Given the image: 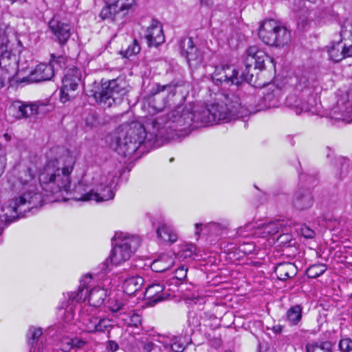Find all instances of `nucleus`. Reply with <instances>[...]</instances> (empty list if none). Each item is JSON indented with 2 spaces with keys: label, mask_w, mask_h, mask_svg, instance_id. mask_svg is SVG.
Returning <instances> with one entry per match:
<instances>
[{
  "label": "nucleus",
  "mask_w": 352,
  "mask_h": 352,
  "mask_svg": "<svg viewBox=\"0 0 352 352\" xmlns=\"http://www.w3.org/2000/svg\"><path fill=\"white\" fill-rule=\"evenodd\" d=\"M75 164L76 157L68 151L46 162L38 175L40 186L46 195L72 193L71 174Z\"/></svg>",
  "instance_id": "nucleus-1"
},
{
  "label": "nucleus",
  "mask_w": 352,
  "mask_h": 352,
  "mask_svg": "<svg viewBox=\"0 0 352 352\" xmlns=\"http://www.w3.org/2000/svg\"><path fill=\"white\" fill-rule=\"evenodd\" d=\"M14 188L19 195L3 208L7 221L23 217L22 208L24 206L28 205V210H30L41 206L43 204L42 195L37 188L36 177L32 168L24 166L19 171Z\"/></svg>",
  "instance_id": "nucleus-2"
},
{
  "label": "nucleus",
  "mask_w": 352,
  "mask_h": 352,
  "mask_svg": "<svg viewBox=\"0 0 352 352\" xmlns=\"http://www.w3.org/2000/svg\"><path fill=\"white\" fill-rule=\"evenodd\" d=\"M146 136L145 129L140 123H124L118 128L110 146L120 155H132L144 142Z\"/></svg>",
  "instance_id": "nucleus-3"
},
{
  "label": "nucleus",
  "mask_w": 352,
  "mask_h": 352,
  "mask_svg": "<svg viewBox=\"0 0 352 352\" xmlns=\"http://www.w3.org/2000/svg\"><path fill=\"white\" fill-rule=\"evenodd\" d=\"M128 87L125 78L119 76L116 79L102 82L100 87L94 91L93 96L97 102L110 107L126 94Z\"/></svg>",
  "instance_id": "nucleus-4"
},
{
  "label": "nucleus",
  "mask_w": 352,
  "mask_h": 352,
  "mask_svg": "<svg viewBox=\"0 0 352 352\" xmlns=\"http://www.w3.org/2000/svg\"><path fill=\"white\" fill-rule=\"evenodd\" d=\"M258 34L264 43L276 47H283L288 45L292 38L289 30L273 19L264 21Z\"/></svg>",
  "instance_id": "nucleus-5"
},
{
  "label": "nucleus",
  "mask_w": 352,
  "mask_h": 352,
  "mask_svg": "<svg viewBox=\"0 0 352 352\" xmlns=\"http://www.w3.org/2000/svg\"><path fill=\"white\" fill-rule=\"evenodd\" d=\"M241 104L238 97L223 95L217 101L210 104V111L214 117V122H229L239 117Z\"/></svg>",
  "instance_id": "nucleus-6"
},
{
  "label": "nucleus",
  "mask_w": 352,
  "mask_h": 352,
  "mask_svg": "<svg viewBox=\"0 0 352 352\" xmlns=\"http://www.w3.org/2000/svg\"><path fill=\"white\" fill-rule=\"evenodd\" d=\"M78 320L80 328L87 333L109 332L112 327L109 318L98 316L97 309L89 305L81 308Z\"/></svg>",
  "instance_id": "nucleus-7"
},
{
  "label": "nucleus",
  "mask_w": 352,
  "mask_h": 352,
  "mask_svg": "<svg viewBox=\"0 0 352 352\" xmlns=\"http://www.w3.org/2000/svg\"><path fill=\"white\" fill-rule=\"evenodd\" d=\"M116 237L120 241L111 250L107 262L109 261L114 265H120L130 258L131 254L140 245L141 241L138 236L129 234L123 236L122 233H116Z\"/></svg>",
  "instance_id": "nucleus-8"
},
{
  "label": "nucleus",
  "mask_w": 352,
  "mask_h": 352,
  "mask_svg": "<svg viewBox=\"0 0 352 352\" xmlns=\"http://www.w3.org/2000/svg\"><path fill=\"white\" fill-rule=\"evenodd\" d=\"M115 174L112 173H103L99 177H94L96 192H89L83 194V197H78L82 200H94L96 202L109 201L113 199L115 193L112 190L114 184Z\"/></svg>",
  "instance_id": "nucleus-9"
},
{
  "label": "nucleus",
  "mask_w": 352,
  "mask_h": 352,
  "mask_svg": "<svg viewBox=\"0 0 352 352\" xmlns=\"http://www.w3.org/2000/svg\"><path fill=\"white\" fill-rule=\"evenodd\" d=\"M82 80L81 71L74 65H68L64 69L62 78V87L60 91V100L65 103L73 99Z\"/></svg>",
  "instance_id": "nucleus-10"
},
{
  "label": "nucleus",
  "mask_w": 352,
  "mask_h": 352,
  "mask_svg": "<svg viewBox=\"0 0 352 352\" xmlns=\"http://www.w3.org/2000/svg\"><path fill=\"white\" fill-rule=\"evenodd\" d=\"M210 111V104L201 109H196L191 112L189 109H184L178 118L173 122H177L180 126H194L199 127L215 124L214 117Z\"/></svg>",
  "instance_id": "nucleus-11"
},
{
  "label": "nucleus",
  "mask_w": 352,
  "mask_h": 352,
  "mask_svg": "<svg viewBox=\"0 0 352 352\" xmlns=\"http://www.w3.org/2000/svg\"><path fill=\"white\" fill-rule=\"evenodd\" d=\"M135 6V0H109V3L102 9L100 16L103 20L119 23Z\"/></svg>",
  "instance_id": "nucleus-12"
},
{
  "label": "nucleus",
  "mask_w": 352,
  "mask_h": 352,
  "mask_svg": "<svg viewBox=\"0 0 352 352\" xmlns=\"http://www.w3.org/2000/svg\"><path fill=\"white\" fill-rule=\"evenodd\" d=\"M179 46L182 55L185 56L190 67L197 68L203 63V54L194 45L192 38H182Z\"/></svg>",
  "instance_id": "nucleus-13"
},
{
  "label": "nucleus",
  "mask_w": 352,
  "mask_h": 352,
  "mask_svg": "<svg viewBox=\"0 0 352 352\" xmlns=\"http://www.w3.org/2000/svg\"><path fill=\"white\" fill-rule=\"evenodd\" d=\"M49 28L58 43L65 44L71 36V26L58 16H54L49 22Z\"/></svg>",
  "instance_id": "nucleus-14"
},
{
  "label": "nucleus",
  "mask_w": 352,
  "mask_h": 352,
  "mask_svg": "<svg viewBox=\"0 0 352 352\" xmlns=\"http://www.w3.org/2000/svg\"><path fill=\"white\" fill-rule=\"evenodd\" d=\"M239 72L232 66L225 65L221 68L216 69L212 78L217 82L226 83L227 85H239L241 84Z\"/></svg>",
  "instance_id": "nucleus-15"
},
{
  "label": "nucleus",
  "mask_w": 352,
  "mask_h": 352,
  "mask_svg": "<svg viewBox=\"0 0 352 352\" xmlns=\"http://www.w3.org/2000/svg\"><path fill=\"white\" fill-rule=\"evenodd\" d=\"M331 118L346 123L352 122V101L340 99L330 112Z\"/></svg>",
  "instance_id": "nucleus-16"
},
{
  "label": "nucleus",
  "mask_w": 352,
  "mask_h": 352,
  "mask_svg": "<svg viewBox=\"0 0 352 352\" xmlns=\"http://www.w3.org/2000/svg\"><path fill=\"white\" fill-rule=\"evenodd\" d=\"M9 111L12 116L21 119L38 113V105L36 103H25L18 100L12 103Z\"/></svg>",
  "instance_id": "nucleus-17"
},
{
  "label": "nucleus",
  "mask_w": 352,
  "mask_h": 352,
  "mask_svg": "<svg viewBox=\"0 0 352 352\" xmlns=\"http://www.w3.org/2000/svg\"><path fill=\"white\" fill-rule=\"evenodd\" d=\"M263 102L266 108L279 106L283 96L281 88L274 84H268L263 90Z\"/></svg>",
  "instance_id": "nucleus-18"
},
{
  "label": "nucleus",
  "mask_w": 352,
  "mask_h": 352,
  "mask_svg": "<svg viewBox=\"0 0 352 352\" xmlns=\"http://www.w3.org/2000/svg\"><path fill=\"white\" fill-rule=\"evenodd\" d=\"M144 37L149 46H157L164 41L162 26L157 21L153 20L147 28Z\"/></svg>",
  "instance_id": "nucleus-19"
},
{
  "label": "nucleus",
  "mask_w": 352,
  "mask_h": 352,
  "mask_svg": "<svg viewBox=\"0 0 352 352\" xmlns=\"http://www.w3.org/2000/svg\"><path fill=\"white\" fill-rule=\"evenodd\" d=\"M54 68L46 64H39L28 76V81L38 82L50 80L54 76Z\"/></svg>",
  "instance_id": "nucleus-20"
},
{
  "label": "nucleus",
  "mask_w": 352,
  "mask_h": 352,
  "mask_svg": "<svg viewBox=\"0 0 352 352\" xmlns=\"http://www.w3.org/2000/svg\"><path fill=\"white\" fill-rule=\"evenodd\" d=\"M164 286L160 283H153L148 285L144 292V296L151 305L164 300L166 295L164 292Z\"/></svg>",
  "instance_id": "nucleus-21"
},
{
  "label": "nucleus",
  "mask_w": 352,
  "mask_h": 352,
  "mask_svg": "<svg viewBox=\"0 0 352 352\" xmlns=\"http://www.w3.org/2000/svg\"><path fill=\"white\" fill-rule=\"evenodd\" d=\"M294 206L300 210L309 208L313 204V197L308 190H298L293 199Z\"/></svg>",
  "instance_id": "nucleus-22"
},
{
  "label": "nucleus",
  "mask_w": 352,
  "mask_h": 352,
  "mask_svg": "<svg viewBox=\"0 0 352 352\" xmlns=\"http://www.w3.org/2000/svg\"><path fill=\"white\" fill-rule=\"evenodd\" d=\"M274 272L279 280H286L296 275L297 267L292 263H283L276 266Z\"/></svg>",
  "instance_id": "nucleus-23"
},
{
  "label": "nucleus",
  "mask_w": 352,
  "mask_h": 352,
  "mask_svg": "<svg viewBox=\"0 0 352 352\" xmlns=\"http://www.w3.org/2000/svg\"><path fill=\"white\" fill-rule=\"evenodd\" d=\"M173 263L172 256L162 254L151 263V268L155 272H163L169 270L173 265Z\"/></svg>",
  "instance_id": "nucleus-24"
},
{
  "label": "nucleus",
  "mask_w": 352,
  "mask_h": 352,
  "mask_svg": "<svg viewBox=\"0 0 352 352\" xmlns=\"http://www.w3.org/2000/svg\"><path fill=\"white\" fill-rule=\"evenodd\" d=\"M106 296V291L104 289L94 287L89 292V304L85 305H89L96 309L103 304Z\"/></svg>",
  "instance_id": "nucleus-25"
},
{
  "label": "nucleus",
  "mask_w": 352,
  "mask_h": 352,
  "mask_svg": "<svg viewBox=\"0 0 352 352\" xmlns=\"http://www.w3.org/2000/svg\"><path fill=\"white\" fill-rule=\"evenodd\" d=\"M144 284V279L141 276H132L123 283L124 292L128 295H132L139 291Z\"/></svg>",
  "instance_id": "nucleus-26"
},
{
  "label": "nucleus",
  "mask_w": 352,
  "mask_h": 352,
  "mask_svg": "<svg viewBox=\"0 0 352 352\" xmlns=\"http://www.w3.org/2000/svg\"><path fill=\"white\" fill-rule=\"evenodd\" d=\"M302 307L300 305L291 307L286 312L285 318L289 325L296 326L302 320Z\"/></svg>",
  "instance_id": "nucleus-27"
},
{
  "label": "nucleus",
  "mask_w": 352,
  "mask_h": 352,
  "mask_svg": "<svg viewBox=\"0 0 352 352\" xmlns=\"http://www.w3.org/2000/svg\"><path fill=\"white\" fill-rule=\"evenodd\" d=\"M157 236L165 242L173 243L177 240V235L173 229L166 224H162L157 230Z\"/></svg>",
  "instance_id": "nucleus-28"
},
{
  "label": "nucleus",
  "mask_w": 352,
  "mask_h": 352,
  "mask_svg": "<svg viewBox=\"0 0 352 352\" xmlns=\"http://www.w3.org/2000/svg\"><path fill=\"white\" fill-rule=\"evenodd\" d=\"M118 317L128 327H134L138 328L142 324V317L140 315L131 311L128 314L125 312L120 313Z\"/></svg>",
  "instance_id": "nucleus-29"
},
{
  "label": "nucleus",
  "mask_w": 352,
  "mask_h": 352,
  "mask_svg": "<svg viewBox=\"0 0 352 352\" xmlns=\"http://www.w3.org/2000/svg\"><path fill=\"white\" fill-rule=\"evenodd\" d=\"M285 104L287 107L292 109L297 115L300 114L304 111L309 110L307 107L303 104L295 94H290L287 96Z\"/></svg>",
  "instance_id": "nucleus-30"
},
{
  "label": "nucleus",
  "mask_w": 352,
  "mask_h": 352,
  "mask_svg": "<svg viewBox=\"0 0 352 352\" xmlns=\"http://www.w3.org/2000/svg\"><path fill=\"white\" fill-rule=\"evenodd\" d=\"M342 40L341 38L339 41L332 43L328 47L327 51L329 58L334 62H339L344 59L343 45H341Z\"/></svg>",
  "instance_id": "nucleus-31"
},
{
  "label": "nucleus",
  "mask_w": 352,
  "mask_h": 352,
  "mask_svg": "<svg viewBox=\"0 0 352 352\" xmlns=\"http://www.w3.org/2000/svg\"><path fill=\"white\" fill-rule=\"evenodd\" d=\"M264 51L259 49L257 46H250L247 50V57L245 59V64H247V68L252 67L254 65L257 59H259L260 53H263Z\"/></svg>",
  "instance_id": "nucleus-32"
},
{
  "label": "nucleus",
  "mask_w": 352,
  "mask_h": 352,
  "mask_svg": "<svg viewBox=\"0 0 352 352\" xmlns=\"http://www.w3.org/2000/svg\"><path fill=\"white\" fill-rule=\"evenodd\" d=\"M182 86V82L172 81L167 85L157 84L155 89H153V94H157L162 91H167L169 95L175 96L176 94V89L178 87Z\"/></svg>",
  "instance_id": "nucleus-33"
},
{
  "label": "nucleus",
  "mask_w": 352,
  "mask_h": 352,
  "mask_svg": "<svg viewBox=\"0 0 352 352\" xmlns=\"http://www.w3.org/2000/svg\"><path fill=\"white\" fill-rule=\"evenodd\" d=\"M284 228L285 225L280 221H272L263 226L264 233L269 235H274L280 232H283Z\"/></svg>",
  "instance_id": "nucleus-34"
},
{
  "label": "nucleus",
  "mask_w": 352,
  "mask_h": 352,
  "mask_svg": "<svg viewBox=\"0 0 352 352\" xmlns=\"http://www.w3.org/2000/svg\"><path fill=\"white\" fill-rule=\"evenodd\" d=\"M332 344L324 341L307 345V352H331Z\"/></svg>",
  "instance_id": "nucleus-35"
},
{
  "label": "nucleus",
  "mask_w": 352,
  "mask_h": 352,
  "mask_svg": "<svg viewBox=\"0 0 352 352\" xmlns=\"http://www.w3.org/2000/svg\"><path fill=\"white\" fill-rule=\"evenodd\" d=\"M43 331L41 328L31 327L28 331V343L31 346L30 352H40L39 349L36 351V349H33L34 344L38 342V338L42 335Z\"/></svg>",
  "instance_id": "nucleus-36"
},
{
  "label": "nucleus",
  "mask_w": 352,
  "mask_h": 352,
  "mask_svg": "<svg viewBox=\"0 0 352 352\" xmlns=\"http://www.w3.org/2000/svg\"><path fill=\"white\" fill-rule=\"evenodd\" d=\"M327 270L326 265L316 263L309 266L306 270V274L309 278H316L323 274Z\"/></svg>",
  "instance_id": "nucleus-37"
},
{
  "label": "nucleus",
  "mask_w": 352,
  "mask_h": 352,
  "mask_svg": "<svg viewBox=\"0 0 352 352\" xmlns=\"http://www.w3.org/2000/svg\"><path fill=\"white\" fill-rule=\"evenodd\" d=\"M88 294V289L85 287H80L78 291L72 292L69 294V302L77 304L80 301H83L86 299Z\"/></svg>",
  "instance_id": "nucleus-38"
},
{
  "label": "nucleus",
  "mask_w": 352,
  "mask_h": 352,
  "mask_svg": "<svg viewBox=\"0 0 352 352\" xmlns=\"http://www.w3.org/2000/svg\"><path fill=\"white\" fill-rule=\"evenodd\" d=\"M340 35L342 39L352 42V19L346 20L341 27Z\"/></svg>",
  "instance_id": "nucleus-39"
},
{
  "label": "nucleus",
  "mask_w": 352,
  "mask_h": 352,
  "mask_svg": "<svg viewBox=\"0 0 352 352\" xmlns=\"http://www.w3.org/2000/svg\"><path fill=\"white\" fill-rule=\"evenodd\" d=\"M140 52V46L136 39H134L132 43L128 46L125 50H122L120 54L126 58H129L133 56L138 54Z\"/></svg>",
  "instance_id": "nucleus-40"
},
{
  "label": "nucleus",
  "mask_w": 352,
  "mask_h": 352,
  "mask_svg": "<svg viewBox=\"0 0 352 352\" xmlns=\"http://www.w3.org/2000/svg\"><path fill=\"white\" fill-rule=\"evenodd\" d=\"M125 306L126 305L118 298H112L109 302V309L112 313L114 314H120L125 312ZM120 314L118 315V316Z\"/></svg>",
  "instance_id": "nucleus-41"
},
{
  "label": "nucleus",
  "mask_w": 352,
  "mask_h": 352,
  "mask_svg": "<svg viewBox=\"0 0 352 352\" xmlns=\"http://www.w3.org/2000/svg\"><path fill=\"white\" fill-rule=\"evenodd\" d=\"M68 60V58L64 56H55L54 54H51V60L49 65L52 66L54 72L58 67L62 68L65 66Z\"/></svg>",
  "instance_id": "nucleus-42"
},
{
  "label": "nucleus",
  "mask_w": 352,
  "mask_h": 352,
  "mask_svg": "<svg viewBox=\"0 0 352 352\" xmlns=\"http://www.w3.org/2000/svg\"><path fill=\"white\" fill-rule=\"evenodd\" d=\"M182 336H174L170 340V348L174 352H183L186 348V344L182 340Z\"/></svg>",
  "instance_id": "nucleus-43"
},
{
  "label": "nucleus",
  "mask_w": 352,
  "mask_h": 352,
  "mask_svg": "<svg viewBox=\"0 0 352 352\" xmlns=\"http://www.w3.org/2000/svg\"><path fill=\"white\" fill-rule=\"evenodd\" d=\"M259 54V59H257L254 66H253V69H264L265 68L266 63H272L274 65L273 59L270 57L265 52L263 53H260Z\"/></svg>",
  "instance_id": "nucleus-44"
},
{
  "label": "nucleus",
  "mask_w": 352,
  "mask_h": 352,
  "mask_svg": "<svg viewBox=\"0 0 352 352\" xmlns=\"http://www.w3.org/2000/svg\"><path fill=\"white\" fill-rule=\"evenodd\" d=\"M96 192L95 189H91L89 190H87L85 188V186L82 182H79L77 186H75L74 189V193L75 194L74 199L78 201H87V200H82L80 199L78 197H83L85 193H88L89 192Z\"/></svg>",
  "instance_id": "nucleus-45"
},
{
  "label": "nucleus",
  "mask_w": 352,
  "mask_h": 352,
  "mask_svg": "<svg viewBox=\"0 0 352 352\" xmlns=\"http://www.w3.org/2000/svg\"><path fill=\"white\" fill-rule=\"evenodd\" d=\"M338 348L341 352H352V339L349 338L341 339L338 344Z\"/></svg>",
  "instance_id": "nucleus-46"
},
{
  "label": "nucleus",
  "mask_w": 352,
  "mask_h": 352,
  "mask_svg": "<svg viewBox=\"0 0 352 352\" xmlns=\"http://www.w3.org/2000/svg\"><path fill=\"white\" fill-rule=\"evenodd\" d=\"M68 305L65 308V316L64 320L66 322L72 321L74 318V309L76 304L68 301Z\"/></svg>",
  "instance_id": "nucleus-47"
},
{
  "label": "nucleus",
  "mask_w": 352,
  "mask_h": 352,
  "mask_svg": "<svg viewBox=\"0 0 352 352\" xmlns=\"http://www.w3.org/2000/svg\"><path fill=\"white\" fill-rule=\"evenodd\" d=\"M253 68L254 67L252 66V67L248 69L247 64H245V70L242 72L241 75L239 76V78H240L241 80V83L242 82L243 80H245L248 83L254 82V74L252 72V71L254 70Z\"/></svg>",
  "instance_id": "nucleus-48"
},
{
  "label": "nucleus",
  "mask_w": 352,
  "mask_h": 352,
  "mask_svg": "<svg viewBox=\"0 0 352 352\" xmlns=\"http://www.w3.org/2000/svg\"><path fill=\"white\" fill-rule=\"evenodd\" d=\"M188 268L184 266H181L178 267L175 272V276H173V279L176 280L179 283H181L187 276ZM177 283V282L176 283Z\"/></svg>",
  "instance_id": "nucleus-49"
},
{
  "label": "nucleus",
  "mask_w": 352,
  "mask_h": 352,
  "mask_svg": "<svg viewBox=\"0 0 352 352\" xmlns=\"http://www.w3.org/2000/svg\"><path fill=\"white\" fill-rule=\"evenodd\" d=\"M195 250L196 248L194 245H184L180 251L181 256L184 258H190L195 253Z\"/></svg>",
  "instance_id": "nucleus-50"
},
{
  "label": "nucleus",
  "mask_w": 352,
  "mask_h": 352,
  "mask_svg": "<svg viewBox=\"0 0 352 352\" xmlns=\"http://www.w3.org/2000/svg\"><path fill=\"white\" fill-rule=\"evenodd\" d=\"M204 228H208L210 232H212L214 234H219L220 231L225 228V227L223 225L214 222L205 225Z\"/></svg>",
  "instance_id": "nucleus-51"
},
{
  "label": "nucleus",
  "mask_w": 352,
  "mask_h": 352,
  "mask_svg": "<svg viewBox=\"0 0 352 352\" xmlns=\"http://www.w3.org/2000/svg\"><path fill=\"white\" fill-rule=\"evenodd\" d=\"M301 234L307 239H312L315 236V232L305 225L301 227Z\"/></svg>",
  "instance_id": "nucleus-52"
},
{
  "label": "nucleus",
  "mask_w": 352,
  "mask_h": 352,
  "mask_svg": "<svg viewBox=\"0 0 352 352\" xmlns=\"http://www.w3.org/2000/svg\"><path fill=\"white\" fill-rule=\"evenodd\" d=\"M7 164L6 155H0V177L3 175L5 171Z\"/></svg>",
  "instance_id": "nucleus-53"
},
{
  "label": "nucleus",
  "mask_w": 352,
  "mask_h": 352,
  "mask_svg": "<svg viewBox=\"0 0 352 352\" xmlns=\"http://www.w3.org/2000/svg\"><path fill=\"white\" fill-rule=\"evenodd\" d=\"M8 78V74L6 70L3 69V67L0 68V88L3 87L5 85L6 80Z\"/></svg>",
  "instance_id": "nucleus-54"
},
{
  "label": "nucleus",
  "mask_w": 352,
  "mask_h": 352,
  "mask_svg": "<svg viewBox=\"0 0 352 352\" xmlns=\"http://www.w3.org/2000/svg\"><path fill=\"white\" fill-rule=\"evenodd\" d=\"M154 343L151 341H146L142 343V349L144 352H151L154 349Z\"/></svg>",
  "instance_id": "nucleus-55"
},
{
  "label": "nucleus",
  "mask_w": 352,
  "mask_h": 352,
  "mask_svg": "<svg viewBox=\"0 0 352 352\" xmlns=\"http://www.w3.org/2000/svg\"><path fill=\"white\" fill-rule=\"evenodd\" d=\"M107 349L111 352H114L118 349V345L116 342L110 340L108 342Z\"/></svg>",
  "instance_id": "nucleus-56"
},
{
  "label": "nucleus",
  "mask_w": 352,
  "mask_h": 352,
  "mask_svg": "<svg viewBox=\"0 0 352 352\" xmlns=\"http://www.w3.org/2000/svg\"><path fill=\"white\" fill-rule=\"evenodd\" d=\"M85 342L82 341V340H72V345L73 346H76V347H81L84 344H85Z\"/></svg>",
  "instance_id": "nucleus-57"
},
{
  "label": "nucleus",
  "mask_w": 352,
  "mask_h": 352,
  "mask_svg": "<svg viewBox=\"0 0 352 352\" xmlns=\"http://www.w3.org/2000/svg\"><path fill=\"white\" fill-rule=\"evenodd\" d=\"M151 124L153 128H159L161 123L157 118H155L151 120Z\"/></svg>",
  "instance_id": "nucleus-58"
},
{
  "label": "nucleus",
  "mask_w": 352,
  "mask_h": 352,
  "mask_svg": "<svg viewBox=\"0 0 352 352\" xmlns=\"http://www.w3.org/2000/svg\"><path fill=\"white\" fill-rule=\"evenodd\" d=\"M6 155V149L2 146L1 144L0 143V155Z\"/></svg>",
  "instance_id": "nucleus-59"
},
{
  "label": "nucleus",
  "mask_w": 352,
  "mask_h": 352,
  "mask_svg": "<svg viewBox=\"0 0 352 352\" xmlns=\"http://www.w3.org/2000/svg\"><path fill=\"white\" fill-rule=\"evenodd\" d=\"M274 331L276 333H279L281 331V327L280 326H276L273 328Z\"/></svg>",
  "instance_id": "nucleus-60"
},
{
  "label": "nucleus",
  "mask_w": 352,
  "mask_h": 352,
  "mask_svg": "<svg viewBox=\"0 0 352 352\" xmlns=\"http://www.w3.org/2000/svg\"><path fill=\"white\" fill-rule=\"evenodd\" d=\"M199 226H203L202 223H197L195 224V228L197 229Z\"/></svg>",
  "instance_id": "nucleus-61"
},
{
  "label": "nucleus",
  "mask_w": 352,
  "mask_h": 352,
  "mask_svg": "<svg viewBox=\"0 0 352 352\" xmlns=\"http://www.w3.org/2000/svg\"><path fill=\"white\" fill-rule=\"evenodd\" d=\"M201 3H204L206 4H208L209 3V0H201Z\"/></svg>",
  "instance_id": "nucleus-62"
},
{
  "label": "nucleus",
  "mask_w": 352,
  "mask_h": 352,
  "mask_svg": "<svg viewBox=\"0 0 352 352\" xmlns=\"http://www.w3.org/2000/svg\"><path fill=\"white\" fill-rule=\"evenodd\" d=\"M163 109H164V107L163 108H159V109H157V111H161L163 110Z\"/></svg>",
  "instance_id": "nucleus-63"
},
{
  "label": "nucleus",
  "mask_w": 352,
  "mask_h": 352,
  "mask_svg": "<svg viewBox=\"0 0 352 352\" xmlns=\"http://www.w3.org/2000/svg\"><path fill=\"white\" fill-rule=\"evenodd\" d=\"M225 352H233V351H230V350H227V351H226Z\"/></svg>",
  "instance_id": "nucleus-64"
}]
</instances>
